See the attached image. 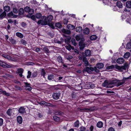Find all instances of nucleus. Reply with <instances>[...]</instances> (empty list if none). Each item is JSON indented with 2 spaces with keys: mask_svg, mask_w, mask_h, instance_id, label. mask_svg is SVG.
Instances as JSON below:
<instances>
[{
  "mask_svg": "<svg viewBox=\"0 0 131 131\" xmlns=\"http://www.w3.org/2000/svg\"><path fill=\"white\" fill-rule=\"evenodd\" d=\"M54 114L56 115H61L63 114V113L59 110H57L54 112Z\"/></svg>",
  "mask_w": 131,
  "mask_h": 131,
  "instance_id": "nucleus-19",
  "label": "nucleus"
},
{
  "mask_svg": "<svg viewBox=\"0 0 131 131\" xmlns=\"http://www.w3.org/2000/svg\"><path fill=\"white\" fill-rule=\"evenodd\" d=\"M28 13L29 14L32 15L34 13V10L30 8V9H29V10L28 11Z\"/></svg>",
  "mask_w": 131,
  "mask_h": 131,
  "instance_id": "nucleus-52",
  "label": "nucleus"
},
{
  "mask_svg": "<svg viewBox=\"0 0 131 131\" xmlns=\"http://www.w3.org/2000/svg\"><path fill=\"white\" fill-rule=\"evenodd\" d=\"M48 79L50 80L54 81V79H55V76L54 75L51 74L49 75L48 77Z\"/></svg>",
  "mask_w": 131,
  "mask_h": 131,
  "instance_id": "nucleus-17",
  "label": "nucleus"
},
{
  "mask_svg": "<svg viewBox=\"0 0 131 131\" xmlns=\"http://www.w3.org/2000/svg\"><path fill=\"white\" fill-rule=\"evenodd\" d=\"M115 66L113 65H112L110 66H109L108 67V69H112L115 68Z\"/></svg>",
  "mask_w": 131,
  "mask_h": 131,
  "instance_id": "nucleus-59",
  "label": "nucleus"
},
{
  "mask_svg": "<svg viewBox=\"0 0 131 131\" xmlns=\"http://www.w3.org/2000/svg\"><path fill=\"white\" fill-rule=\"evenodd\" d=\"M28 75L27 76V78L28 79L29 78L31 75V71H28Z\"/></svg>",
  "mask_w": 131,
  "mask_h": 131,
  "instance_id": "nucleus-47",
  "label": "nucleus"
},
{
  "mask_svg": "<svg viewBox=\"0 0 131 131\" xmlns=\"http://www.w3.org/2000/svg\"><path fill=\"white\" fill-rule=\"evenodd\" d=\"M13 12L14 13L17 14L18 13V11L17 9L15 8H14L13 9Z\"/></svg>",
  "mask_w": 131,
  "mask_h": 131,
  "instance_id": "nucleus-61",
  "label": "nucleus"
},
{
  "mask_svg": "<svg viewBox=\"0 0 131 131\" xmlns=\"http://www.w3.org/2000/svg\"><path fill=\"white\" fill-rule=\"evenodd\" d=\"M64 33L67 35H70L71 34V31L69 30H67L64 28H63L61 30Z\"/></svg>",
  "mask_w": 131,
  "mask_h": 131,
  "instance_id": "nucleus-14",
  "label": "nucleus"
},
{
  "mask_svg": "<svg viewBox=\"0 0 131 131\" xmlns=\"http://www.w3.org/2000/svg\"><path fill=\"white\" fill-rule=\"evenodd\" d=\"M57 59L59 63H64V61L63 60L62 58L60 56H59L57 58Z\"/></svg>",
  "mask_w": 131,
  "mask_h": 131,
  "instance_id": "nucleus-20",
  "label": "nucleus"
},
{
  "mask_svg": "<svg viewBox=\"0 0 131 131\" xmlns=\"http://www.w3.org/2000/svg\"><path fill=\"white\" fill-rule=\"evenodd\" d=\"M30 9V7L28 6L24 8V10L26 12H28V11Z\"/></svg>",
  "mask_w": 131,
  "mask_h": 131,
  "instance_id": "nucleus-50",
  "label": "nucleus"
},
{
  "mask_svg": "<svg viewBox=\"0 0 131 131\" xmlns=\"http://www.w3.org/2000/svg\"><path fill=\"white\" fill-rule=\"evenodd\" d=\"M10 41L12 43L13 45L15 44L16 43V41L12 37H11L9 39Z\"/></svg>",
  "mask_w": 131,
  "mask_h": 131,
  "instance_id": "nucleus-32",
  "label": "nucleus"
},
{
  "mask_svg": "<svg viewBox=\"0 0 131 131\" xmlns=\"http://www.w3.org/2000/svg\"><path fill=\"white\" fill-rule=\"evenodd\" d=\"M10 7L8 6H5L4 7V9L5 12H8L10 10Z\"/></svg>",
  "mask_w": 131,
  "mask_h": 131,
  "instance_id": "nucleus-36",
  "label": "nucleus"
},
{
  "mask_svg": "<svg viewBox=\"0 0 131 131\" xmlns=\"http://www.w3.org/2000/svg\"><path fill=\"white\" fill-rule=\"evenodd\" d=\"M82 30V27L80 26L77 27L75 28V30L77 32H80Z\"/></svg>",
  "mask_w": 131,
  "mask_h": 131,
  "instance_id": "nucleus-33",
  "label": "nucleus"
},
{
  "mask_svg": "<svg viewBox=\"0 0 131 131\" xmlns=\"http://www.w3.org/2000/svg\"><path fill=\"white\" fill-rule=\"evenodd\" d=\"M130 56V53L129 52H126L125 53L124 57L125 58H129Z\"/></svg>",
  "mask_w": 131,
  "mask_h": 131,
  "instance_id": "nucleus-30",
  "label": "nucleus"
},
{
  "mask_svg": "<svg viewBox=\"0 0 131 131\" xmlns=\"http://www.w3.org/2000/svg\"><path fill=\"white\" fill-rule=\"evenodd\" d=\"M2 56L5 59H7L8 60H10L13 61H14L15 60V59L14 58L11 57L9 55H6L5 54H3Z\"/></svg>",
  "mask_w": 131,
  "mask_h": 131,
  "instance_id": "nucleus-7",
  "label": "nucleus"
},
{
  "mask_svg": "<svg viewBox=\"0 0 131 131\" xmlns=\"http://www.w3.org/2000/svg\"><path fill=\"white\" fill-rule=\"evenodd\" d=\"M12 113V109H9L6 112V113L9 116L11 115Z\"/></svg>",
  "mask_w": 131,
  "mask_h": 131,
  "instance_id": "nucleus-31",
  "label": "nucleus"
},
{
  "mask_svg": "<svg viewBox=\"0 0 131 131\" xmlns=\"http://www.w3.org/2000/svg\"><path fill=\"white\" fill-rule=\"evenodd\" d=\"M90 32L89 29L87 28H86L83 31V33L85 34H88Z\"/></svg>",
  "mask_w": 131,
  "mask_h": 131,
  "instance_id": "nucleus-29",
  "label": "nucleus"
},
{
  "mask_svg": "<svg viewBox=\"0 0 131 131\" xmlns=\"http://www.w3.org/2000/svg\"><path fill=\"white\" fill-rule=\"evenodd\" d=\"M131 79V75L127 78H123V79L122 80H120V81L119 82V85L118 86H120L123 85L125 83L126 81H127L128 79Z\"/></svg>",
  "mask_w": 131,
  "mask_h": 131,
  "instance_id": "nucleus-5",
  "label": "nucleus"
},
{
  "mask_svg": "<svg viewBox=\"0 0 131 131\" xmlns=\"http://www.w3.org/2000/svg\"><path fill=\"white\" fill-rule=\"evenodd\" d=\"M55 26L59 28H61L62 27V26L61 23L59 22H57L56 23L55 25Z\"/></svg>",
  "mask_w": 131,
  "mask_h": 131,
  "instance_id": "nucleus-34",
  "label": "nucleus"
},
{
  "mask_svg": "<svg viewBox=\"0 0 131 131\" xmlns=\"http://www.w3.org/2000/svg\"><path fill=\"white\" fill-rule=\"evenodd\" d=\"M86 129L85 127L83 126H81L80 128V131H85Z\"/></svg>",
  "mask_w": 131,
  "mask_h": 131,
  "instance_id": "nucleus-46",
  "label": "nucleus"
},
{
  "mask_svg": "<svg viewBox=\"0 0 131 131\" xmlns=\"http://www.w3.org/2000/svg\"><path fill=\"white\" fill-rule=\"evenodd\" d=\"M64 36L65 37H67L64 40L65 43H67L69 42L70 41L71 39V37L69 36L67 37L65 35H64Z\"/></svg>",
  "mask_w": 131,
  "mask_h": 131,
  "instance_id": "nucleus-21",
  "label": "nucleus"
},
{
  "mask_svg": "<svg viewBox=\"0 0 131 131\" xmlns=\"http://www.w3.org/2000/svg\"><path fill=\"white\" fill-rule=\"evenodd\" d=\"M126 48L128 49L131 48V43L129 42L126 45Z\"/></svg>",
  "mask_w": 131,
  "mask_h": 131,
  "instance_id": "nucleus-48",
  "label": "nucleus"
},
{
  "mask_svg": "<svg viewBox=\"0 0 131 131\" xmlns=\"http://www.w3.org/2000/svg\"><path fill=\"white\" fill-rule=\"evenodd\" d=\"M20 41L21 43L24 45H25L27 43L26 42L25 40L23 39H21Z\"/></svg>",
  "mask_w": 131,
  "mask_h": 131,
  "instance_id": "nucleus-45",
  "label": "nucleus"
},
{
  "mask_svg": "<svg viewBox=\"0 0 131 131\" xmlns=\"http://www.w3.org/2000/svg\"><path fill=\"white\" fill-rule=\"evenodd\" d=\"M74 126L78 127L79 126V122L78 120L77 121L74 123Z\"/></svg>",
  "mask_w": 131,
  "mask_h": 131,
  "instance_id": "nucleus-43",
  "label": "nucleus"
},
{
  "mask_svg": "<svg viewBox=\"0 0 131 131\" xmlns=\"http://www.w3.org/2000/svg\"><path fill=\"white\" fill-rule=\"evenodd\" d=\"M8 16L9 17H12L13 16V14L12 12H11L8 14Z\"/></svg>",
  "mask_w": 131,
  "mask_h": 131,
  "instance_id": "nucleus-56",
  "label": "nucleus"
},
{
  "mask_svg": "<svg viewBox=\"0 0 131 131\" xmlns=\"http://www.w3.org/2000/svg\"><path fill=\"white\" fill-rule=\"evenodd\" d=\"M14 66L13 65L9 63L7 64L4 62V65H3V67L6 68H13Z\"/></svg>",
  "mask_w": 131,
  "mask_h": 131,
  "instance_id": "nucleus-9",
  "label": "nucleus"
},
{
  "mask_svg": "<svg viewBox=\"0 0 131 131\" xmlns=\"http://www.w3.org/2000/svg\"><path fill=\"white\" fill-rule=\"evenodd\" d=\"M41 16V14L39 13H37L36 15V18L38 19H39L40 18Z\"/></svg>",
  "mask_w": 131,
  "mask_h": 131,
  "instance_id": "nucleus-41",
  "label": "nucleus"
},
{
  "mask_svg": "<svg viewBox=\"0 0 131 131\" xmlns=\"http://www.w3.org/2000/svg\"><path fill=\"white\" fill-rule=\"evenodd\" d=\"M40 104L41 105H45L47 104V103L45 101H42L40 102Z\"/></svg>",
  "mask_w": 131,
  "mask_h": 131,
  "instance_id": "nucleus-58",
  "label": "nucleus"
},
{
  "mask_svg": "<svg viewBox=\"0 0 131 131\" xmlns=\"http://www.w3.org/2000/svg\"><path fill=\"white\" fill-rule=\"evenodd\" d=\"M126 7L129 8H131V1H128L126 3Z\"/></svg>",
  "mask_w": 131,
  "mask_h": 131,
  "instance_id": "nucleus-18",
  "label": "nucleus"
},
{
  "mask_svg": "<svg viewBox=\"0 0 131 131\" xmlns=\"http://www.w3.org/2000/svg\"><path fill=\"white\" fill-rule=\"evenodd\" d=\"M16 35L18 37L20 38H22L24 37L23 35L21 33L19 32H17L16 33Z\"/></svg>",
  "mask_w": 131,
  "mask_h": 131,
  "instance_id": "nucleus-28",
  "label": "nucleus"
},
{
  "mask_svg": "<svg viewBox=\"0 0 131 131\" xmlns=\"http://www.w3.org/2000/svg\"><path fill=\"white\" fill-rule=\"evenodd\" d=\"M67 27L69 30H73L75 28L74 26L73 25L69 24L67 25Z\"/></svg>",
  "mask_w": 131,
  "mask_h": 131,
  "instance_id": "nucleus-22",
  "label": "nucleus"
},
{
  "mask_svg": "<svg viewBox=\"0 0 131 131\" xmlns=\"http://www.w3.org/2000/svg\"><path fill=\"white\" fill-rule=\"evenodd\" d=\"M124 61V60L123 58H119L116 60L117 63L119 64L123 63Z\"/></svg>",
  "mask_w": 131,
  "mask_h": 131,
  "instance_id": "nucleus-15",
  "label": "nucleus"
},
{
  "mask_svg": "<svg viewBox=\"0 0 131 131\" xmlns=\"http://www.w3.org/2000/svg\"><path fill=\"white\" fill-rule=\"evenodd\" d=\"M95 106H93L89 108H85L84 110H88L90 111H96L97 110Z\"/></svg>",
  "mask_w": 131,
  "mask_h": 131,
  "instance_id": "nucleus-13",
  "label": "nucleus"
},
{
  "mask_svg": "<svg viewBox=\"0 0 131 131\" xmlns=\"http://www.w3.org/2000/svg\"><path fill=\"white\" fill-rule=\"evenodd\" d=\"M115 66L116 69H118L120 71H122L123 70H126L128 68V64L127 63H126L123 66H120L115 65Z\"/></svg>",
  "mask_w": 131,
  "mask_h": 131,
  "instance_id": "nucleus-3",
  "label": "nucleus"
},
{
  "mask_svg": "<svg viewBox=\"0 0 131 131\" xmlns=\"http://www.w3.org/2000/svg\"><path fill=\"white\" fill-rule=\"evenodd\" d=\"M38 75V72L37 71L34 72L32 73L31 77L34 78H36Z\"/></svg>",
  "mask_w": 131,
  "mask_h": 131,
  "instance_id": "nucleus-35",
  "label": "nucleus"
},
{
  "mask_svg": "<svg viewBox=\"0 0 131 131\" xmlns=\"http://www.w3.org/2000/svg\"><path fill=\"white\" fill-rule=\"evenodd\" d=\"M24 71V69L22 68H18L16 71V73L19 74V75L20 77H22L23 76L22 74Z\"/></svg>",
  "mask_w": 131,
  "mask_h": 131,
  "instance_id": "nucleus-6",
  "label": "nucleus"
},
{
  "mask_svg": "<svg viewBox=\"0 0 131 131\" xmlns=\"http://www.w3.org/2000/svg\"><path fill=\"white\" fill-rule=\"evenodd\" d=\"M5 75L3 76V77L5 78H6V77H9L10 78H12V75L7 73H5Z\"/></svg>",
  "mask_w": 131,
  "mask_h": 131,
  "instance_id": "nucleus-51",
  "label": "nucleus"
},
{
  "mask_svg": "<svg viewBox=\"0 0 131 131\" xmlns=\"http://www.w3.org/2000/svg\"><path fill=\"white\" fill-rule=\"evenodd\" d=\"M41 47L43 48V50L47 53H49V50L47 48V47L43 45H42L41 46Z\"/></svg>",
  "mask_w": 131,
  "mask_h": 131,
  "instance_id": "nucleus-16",
  "label": "nucleus"
},
{
  "mask_svg": "<svg viewBox=\"0 0 131 131\" xmlns=\"http://www.w3.org/2000/svg\"><path fill=\"white\" fill-rule=\"evenodd\" d=\"M97 38V37L95 35H92L90 37V39L91 40H94L96 39Z\"/></svg>",
  "mask_w": 131,
  "mask_h": 131,
  "instance_id": "nucleus-38",
  "label": "nucleus"
},
{
  "mask_svg": "<svg viewBox=\"0 0 131 131\" xmlns=\"http://www.w3.org/2000/svg\"><path fill=\"white\" fill-rule=\"evenodd\" d=\"M24 13V9L23 8H20L19 11V15L23 14Z\"/></svg>",
  "mask_w": 131,
  "mask_h": 131,
  "instance_id": "nucleus-42",
  "label": "nucleus"
},
{
  "mask_svg": "<svg viewBox=\"0 0 131 131\" xmlns=\"http://www.w3.org/2000/svg\"><path fill=\"white\" fill-rule=\"evenodd\" d=\"M26 90H28V91H30L32 89L31 86L26 87L25 88Z\"/></svg>",
  "mask_w": 131,
  "mask_h": 131,
  "instance_id": "nucleus-62",
  "label": "nucleus"
},
{
  "mask_svg": "<svg viewBox=\"0 0 131 131\" xmlns=\"http://www.w3.org/2000/svg\"><path fill=\"white\" fill-rule=\"evenodd\" d=\"M103 123L101 121L99 122L97 124V127L99 128H101L103 126Z\"/></svg>",
  "mask_w": 131,
  "mask_h": 131,
  "instance_id": "nucleus-24",
  "label": "nucleus"
},
{
  "mask_svg": "<svg viewBox=\"0 0 131 131\" xmlns=\"http://www.w3.org/2000/svg\"><path fill=\"white\" fill-rule=\"evenodd\" d=\"M84 38H83L79 42V48L81 50H82L85 46V44L84 43Z\"/></svg>",
  "mask_w": 131,
  "mask_h": 131,
  "instance_id": "nucleus-4",
  "label": "nucleus"
},
{
  "mask_svg": "<svg viewBox=\"0 0 131 131\" xmlns=\"http://www.w3.org/2000/svg\"><path fill=\"white\" fill-rule=\"evenodd\" d=\"M51 23H51L50 24H48L51 28L53 29H54V27L53 25Z\"/></svg>",
  "mask_w": 131,
  "mask_h": 131,
  "instance_id": "nucleus-63",
  "label": "nucleus"
},
{
  "mask_svg": "<svg viewBox=\"0 0 131 131\" xmlns=\"http://www.w3.org/2000/svg\"><path fill=\"white\" fill-rule=\"evenodd\" d=\"M71 42L72 45L74 46H75L77 45V43L75 42V41L74 39L72 38L71 39Z\"/></svg>",
  "mask_w": 131,
  "mask_h": 131,
  "instance_id": "nucleus-44",
  "label": "nucleus"
},
{
  "mask_svg": "<svg viewBox=\"0 0 131 131\" xmlns=\"http://www.w3.org/2000/svg\"><path fill=\"white\" fill-rule=\"evenodd\" d=\"M17 121L19 124L22 123V118L20 116H19L17 117Z\"/></svg>",
  "mask_w": 131,
  "mask_h": 131,
  "instance_id": "nucleus-25",
  "label": "nucleus"
},
{
  "mask_svg": "<svg viewBox=\"0 0 131 131\" xmlns=\"http://www.w3.org/2000/svg\"><path fill=\"white\" fill-rule=\"evenodd\" d=\"M3 94H4L5 95L7 96H10V94L9 93H7L5 91H4L3 92Z\"/></svg>",
  "mask_w": 131,
  "mask_h": 131,
  "instance_id": "nucleus-54",
  "label": "nucleus"
},
{
  "mask_svg": "<svg viewBox=\"0 0 131 131\" xmlns=\"http://www.w3.org/2000/svg\"><path fill=\"white\" fill-rule=\"evenodd\" d=\"M84 71L87 72L89 73H90L91 72V71L90 70L89 67H86L84 69Z\"/></svg>",
  "mask_w": 131,
  "mask_h": 131,
  "instance_id": "nucleus-40",
  "label": "nucleus"
},
{
  "mask_svg": "<svg viewBox=\"0 0 131 131\" xmlns=\"http://www.w3.org/2000/svg\"><path fill=\"white\" fill-rule=\"evenodd\" d=\"M108 131H115V130L113 128L111 127L108 129Z\"/></svg>",
  "mask_w": 131,
  "mask_h": 131,
  "instance_id": "nucleus-64",
  "label": "nucleus"
},
{
  "mask_svg": "<svg viewBox=\"0 0 131 131\" xmlns=\"http://www.w3.org/2000/svg\"><path fill=\"white\" fill-rule=\"evenodd\" d=\"M45 105H46V106H50V107H53V106H55V105H53V104H52L51 103H47V104H46Z\"/></svg>",
  "mask_w": 131,
  "mask_h": 131,
  "instance_id": "nucleus-49",
  "label": "nucleus"
},
{
  "mask_svg": "<svg viewBox=\"0 0 131 131\" xmlns=\"http://www.w3.org/2000/svg\"><path fill=\"white\" fill-rule=\"evenodd\" d=\"M6 15V13L5 11H4L0 14V18L2 19L4 18Z\"/></svg>",
  "mask_w": 131,
  "mask_h": 131,
  "instance_id": "nucleus-27",
  "label": "nucleus"
},
{
  "mask_svg": "<svg viewBox=\"0 0 131 131\" xmlns=\"http://www.w3.org/2000/svg\"><path fill=\"white\" fill-rule=\"evenodd\" d=\"M63 78V77L59 76L58 75L55 76V79H54V81L55 82H61V80Z\"/></svg>",
  "mask_w": 131,
  "mask_h": 131,
  "instance_id": "nucleus-10",
  "label": "nucleus"
},
{
  "mask_svg": "<svg viewBox=\"0 0 131 131\" xmlns=\"http://www.w3.org/2000/svg\"><path fill=\"white\" fill-rule=\"evenodd\" d=\"M53 19V17L51 15H49L47 17L43 16V19L38 21L37 23L38 24H41V25H46L52 23L51 21Z\"/></svg>",
  "mask_w": 131,
  "mask_h": 131,
  "instance_id": "nucleus-2",
  "label": "nucleus"
},
{
  "mask_svg": "<svg viewBox=\"0 0 131 131\" xmlns=\"http://www.w3.org/2000/svg\"><path fill=\"white\" fill-rule=\"evenodd\" d=\"M81 38V36L80 35H77L75 37L77 41L79 40Z\"/></svg>",
  "mask_w": 131,
  "mask_h": 131,
  "instance_id": "nucleus-55",
  "label": "nucleus"
},
{
  "mask_svg": "<svg viewBox=\"0 0 131 131\" xmlns=\"http://www.w3.org/2000/svg\"><path fill=\"white\" fill-rule=\"evenodd\" d=\"M40 74L41 76H43V77L45 78V74H46V73L43 69H42V70L40 72Z\"/></svg>",
  "mask_w": 131,
  "mask_h": 131,
  "instance_id": "nucleus-39",
  "label": "nucleus"
},
{
  "mask_svg": "<svg viewBox=\"0 0 131 131\" xmlns=\"http://www.w3.org/2000/svg\"><path fill=\"white\" fill-rule=\"evenodd\" d=\"M104 66L103 64L101 63H100L97 64L96 65L97 67L99 69L102 68Z\"/></svg>",
  "mask_w": 131,
  "mask_h": 131,
  "instance_id": "nucleus-23",
  "label": "nucleus"
},
{
  "mask_svg": "<svg viewBox=\"0 0 131 131\" xmlns=\"http://www.w3.org/2000/svg\"><path fill=\"white\" fill-rule=\"evenodd\" d=\"M82 54L83 56V58L82 59L83 61L84 62L87 61V59L86 58V56L84 55V53H83Z\"/></svg>",
  "mask_w": 131,
  "mask_h": 131,
  "instance_id": "nucleus-53",
  "label": "nucleus"
},
{
  "mask_svg": "<svg viewBox=\"0 0 131 131\" xmlns=\"http://www.w3.org/2000/svg\"><path fill=\"white\" fill-rule=\"evenodd\" d=\"M24 84L25 85V87H26L30 86V83H28L27 82H25Z\"/></svg>",
  "mask_w": 131,
  "mask_h": 131,
  "instance_id": "nucleus-60",
  "label": "nucleus"
},
{
  "mask_svg": "<svg viewBox=\"0 0 131 131\" xmlns=\"http://www.w3.org/2000/svg\"><path fill=\"white\" fill-rule=\"evenodd\" d=\"M60 94L59 93H54L52 95L53 98L54 100L58 99L60 96Z\"/></svg>",
  "mask_w": 131,
  "mask_h": 131,
  "instance_id": "nucleus-8",
  "label": "nucleus"
},
{
  "mask_svg": "<svg viewBox=\"0 0 131 131\" xmlns=\"http://www.w3.org/2000/svg\"><path fill=\"white\" fill-rule=\"evenodd\" d=\"M3 119L0 118V126H2L3 124Z\"/></svg>",
  "mask_w": 131,
  "mask_h": 131,
  "instance_id": "nucleus-57",
  "label": "nucleus"
},
{
  "mask_svg": "<svg viewBox=\"0 0 131 131\" xmlns=\"http://www.w3.org/2000/svg\"><path fill=\"white\" fill-rule=\"evenodd\" d=\"M53 118L54 120L56 122H58L59 121V118L56 116H53Z\"/></svg>",
  "mask_w": 131,
  "mask_h": 131,
  "instance_id": "nucleus-37",
  "label": "nucleus"
},
{
  "mask_svg": "<svg viewBox=\"0 0 131 131\" xmlns=\"http://www.w3.org/2000/svg\"><path fill=\"white\" fill-rule=\"evenodd\" d=\"M120 80L118 79H115L111 81H108L107 80H105L103 84V85L104 86H106L107 88H111L114 87V86L118 87L119 82Z\"/></svg>",
  "mask_w": 131,
  "mask_h": 131,
  "instance_id": "nucleus-1",
  "label": "nucleus"
},
{
  "mask_svg": "<svg viewBox=\"0 0 131 131\" xmlns=\"http://www.w3.org/2000/svg\"><path fill=\"white\" fill-rule=\"evenodd\" d=\"M19 112L21 114H24L26 113L25 109L23 107H21L18 109Z\"/></svg>",
  "mask_w": 131,
  "mask_h": 131,
  "instance_id": "nucleus-11",
  "label": "nucleus"
},
{
  "mask_svg": "<svg viewBox=\"0 0 131 131\" xmlns=\"http://www.w3.org/2000/svg\"><path fill=\"white\" fill-rule=\"evenodd\" d=\"M116 6L119 8L123 7V4L120 1H118L116 3Z\"/></svg>",
  "mask_w": 131,
  "mask_h": 131,
  "instance_id": "nucleus-26",
  "label": "nucleus"
},
{
  "mask_svg": "<svg viewBox=\"0 0 131 131\" xmlns=\"http://www.w3.org/2000/svg\"><path fill=\"white\" fill-rule=\"evenodd\" d=\"M85 56H91V51L89 49L85 50L84 55Z\"/></svg>",
  "mask_w": 131,
  "mask_h": 131,
  "instance_id": "nucleus-12",
  "label": "nucleus"
}]
</instances>
